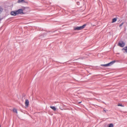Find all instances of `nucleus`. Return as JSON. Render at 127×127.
<instances>
[{"instance_id":"1","label":"nucleus","mask_w":127,"mask_h":127,"mask_svg":"<svg viewBox=\"0 0 127 127\" xmlns=\"http://www.w3.org/2000/svg\"><path fill=\"white\" fill-rule=\"evenodd\" d=\"M86 26V25L85 24L81 26L75 27L74 28V30H80L84 28Z\"/></svg>"},{"instance_id":"2","label":"nucleus","mask_w":127,"mask_h":127,"mask_svg":"<svg viewBox=\"0 0 127 127\" xmlns=\"http://www.w3.org/2000/svg\"><path fill=\"white\" fill-rule=\"evenodd\" d=\"M115 62V61H113L111 62L110 63L104 64H101V66H103L104 67H107L109 66H110L112 64H113Z\"/></svg>"},{"instance_id":"3","label":"nucleus","mask_w":127,"mask_h":127,"mask_svg":"<svg viewBox=\"0 0 127 127\" xmlns=\"http://www.w3.org/2000/svg\"><path fill=\"white\" fill-rule=\"evenodd\" d=\"M118 46L121 47H123L125 45V43L123 41H120L118 44Z\"/></svg>"},{"instance_id":"4","label":"nucleus","mask_w":127,"mask_h":127,"mask_svg":"<svg viewBox=\"0 0 127 127\" xmlns=\"http://www.w3.org/2000/svg\"><path fill=\"white\" fill-rule=\"evenodd\" d=\"M16 11L17 13V14L21 13H23V10L22 9H19Z\"/></svg>"},{"instance_id":"5","label":"nucleus","mask_w":127,"mask_h":127,"mask_svg":"<svg viewBox=\"0 0 127 127\" xmlns=\"http://www.w3.org/2000/svg\"><path fill=\"white\" fill-rule=\"evenodd\" d=\"M17 13L16 12V11H12L11 12L10 14L11 15L13 16H16V15L17 14Z\"/></svg>"},{"instance_id":"6","label":"nucleus","mask_w":127,"mask_h":127,"mask_svg":"<svg viewBox=\"0 0 127 127\" xmlns=\"http://www.w3.org/2000/svg\"><path fill=\"white\" fill-rule=\"evenodd\" d=\"M122 50L123 51L124 53H127V46L123 48Z\"/></svg>"},{"instance_id":"7","label":"nucleus","mask_w":127,"mask_h":127,"mask_svg":"<svg viewBox=\"0 0 127 127\" xmlns=\"http://www.w3.org/2000/svg\"><path fill=\"white\" fill-rule=\"evenodd\" d=\"M29 102V101L28 99H26V100L25 104L26 106L27 107L28 106Z\"/></svg>"},{"instance_id":"8","label":"nucleus","mask_w":127,"mask_h":127,"mask_svg":"<svg viewBox=\"0 0 127 127\" xmlns=\"http://www.w3.org/2000/svg\"><path fill=\"white\" fill-rule=\"evenodd\" d=\"M29 9V7H23L22 8V9L23 10V11H27Z\"/></svg>"},{"instance_id":"9","label":"nucleus","mask_w":127,"mask_h":127,"mask_svg":"<svg viewBox=\"0 0 127 127\" xmlns=\"http://www.w3.org/2000/svg\"><path fill=\"white\" fill-rule=\"evenodd\" d=\"M50 107L54 111H56V108L55 106H50Z\"/></svg>"},{"instance_id":"10","label":"nucleus","mask_w":127,"mask_h":127,"mask_svg":"<svg viewBox=\"0 0 127 127\" xmlns=\"http://www.w3.org/2000/svg\"><path fill=\"white\" fill-rule=\"evenodd\" d=\"M117 20V19L116 18H114L112 20V23H114V22H115Z\"/></svg>"},{"instance_id":"11","label":"nucleus","mask_w":127,"mask_h":127,"mask_svg":"<svg viewBox=\"0 0 127 127\" xmlns=\"http://www.w3.org/2000/svg\"><path fill=\"white\" fill-rule=\"evenodd\" d=\"M25 2L24 0H18L17 1V3H20L21 2Z\"/></svg>"},{"instance_id":"12","label":"nucleus","mask_w":127,"mask_h":127,"mask_svg":"<svg viewBox=\"0 0 127 127\" xmlns=\"http://www.w3.org/2000/svg\"><path fill=\"white\" fill-rule=\"evenodd\" d=\"M3 10V8L2 7L0 6V14L2 12Z\"/></svg>"},{"instance_id":"13","label":"nucleus","mask_w":127,"mask_h":127,"mask_svg":"<svg viewBox=\"0 0 127 127\" xmlns=\"http://www.w3.org/2000/svg\"><path fill=\"white\" fill-rule=\"evenodd\" d=\"M108 127H113V125L111 123L109 124Z\"/></svg>"},{"instance_id":"14","label":"nucleus","mask_w":127,"mask_h":127,"mask_svg":"<svg viewBox=\"0 0 127 127\" xmlns=\"http://www.w3.org/2000/svg\"><path fill=\"white\" fill-rule=\"evenodd\" d=\"M13 112H15L16 113H17V111L16 109H13Z\"/></svg>"},{"instance_id":"15","label":"nucleus","mask_w":127,"mask_h":127,"mask_svg":"<svg viewBox=\"0 0 127 127\" xmlns=\"http://www.w3.org/2000/svg\"><path fill=\"white\" fill-rule=\"evenodd\" d=\"M118 106H124L122 104L120 103L118 104Z\"/></svg>"},{"instance_id":"16","label":"nucleus","mask_w":127,"mask_h":127,"mask_svg":"<svg viewBox=\"0 0 127 127\" xmlns=\"http://www.w3.org/2000/svg\"><path fill=\"white\" fill-rule=\"evenodd\" d=\"M123 24V23H121L119 25V27H121V26H122Z\"/></svg>"},{"instance_id":"17","label":"nucleus","mask_w":127,"mask_h":127,"mask_svg":"<svg viewBox=\"0 0 127 127\" xmlns=\"http://www.w3.org/2000/svg\"><path fill=\"white\" fill-rule=\"evenodd\" d=\"M1 19H0V21H1Z\"/></svg>"},{"instance_id":"18","label":"nucleus","mask_w":127,"mask_h":127,"mask_svg":"<svg viewBox=\"0 0 127 127\" xmlns=\"http://www.w3.org/2000/svg\"><path fill=\"white\" fill-rule=\"evenodd\" d=\"M81 102H79V103H80Z\"/></svg>"},{"instance_id":"19","label":"nucleus","mask_w":127,"mask_h":127,"mask_svg":"<svg viewBox=\"0 0 127 127\" xmlns=\"http://www.w3.org/2000/svg\"><path fill=\"white\" fill-rule=\"evenodd\" d=\"M0 127H1V126L0 125Z\"/></svg>"}]
</instances>
